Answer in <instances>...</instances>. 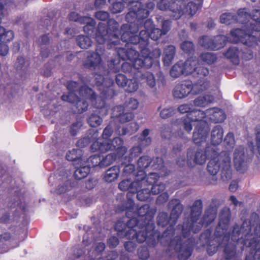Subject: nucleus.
<instances>
[{
    "label": "nucleus",
    "mask_w": 260,
    "mask_h": 260,
    "mask_svg": "<svg viewBox=\"0 0 260 260\" xmlns=\"http://www.w3.org/2000/svg\"><path fill=\"white\" fill-rule=\"evenodd\" d=\"M168 209L171 211H182L183 206L178 199H173L168 204Z\"/></svg>",
    "instance_id": "nucleus-41"
},
{
    "label": "nucleus",
    "mask_w": 260,
    "mask_h": 260,
    "mask_svg": "<svg viewBox=\"0 0 260 260\" xmlns=\"http://www.w3.org/2000/svg\"><path fill=\"white\" fill-rule=\"evenodd\" d=\"M127 79L125 75L119 74L115 76V82L119 87H125L126 85Z\"/></svg>",
    "instance_id": "nucleus-59"
},
{
    "label": "nucleus",
    "mask_w": 260,
    "mask_h": 260,
    "mask_svg": "<svg viewBox=\"0 0 260 260\" xmlns=\"http://www.w3.org/2000/svg\"><path fill=\"white\" fill-rule=\"evenodd\" d=\"M210 83L206 80L197 82L192 85L190 81H184L177 84L173 90V95L177 99L187 96L191 91L194 94H198L209 88Z\"/></svg>",
    "instance_id": "nucleus-10"
},
{
    "label": "nucleus",
    "mask_w": 260,
    "mask_h": 260,
    "mask_svg": "<svg viewBox=\"0 0 260 260\" xmlns=\"http://www.w3.org/2000/svg\"><path fill=\"white\" fill-rule=\"evenodd\" d=\"M231 212H220L219 221L214 232V238L208 245L207 251L211 256L219 247H224V257L226 260L233 258L236 254V245L232 240L233 230L228 231L231 218Z\"/></svg>",
    "instance_id": "nucleus-3"
},
{
    "label": "nucleus",
    "mask_w": 260,
    "mask_h": 260,
    "mask_svg": "<svg viewBox=\"0 0 260 260\" xmlns=\"http://www.w3.org/2000/svg\"><path fill=\"white\" fill-rule=\"evenodd\" d=\"M102 121V118L100 116L94 113L92 114L88 119V123L92 127H96L100 125Z\"/></svg>",
    "instance_id": "nucleus-47"
},
{
    "label": "nucleus",
    "mask_w": 260,
    "mask_h": 260,
    "mask_svg": "<svg viewBox=\"0 0 260 260\" xmlns=\"http://www.w3.org/2000/svg\"><path fill=\"white\" fill-rule=\"evenodd\" d=\"M140 78L150 88H155V80L153 75L148 72L142 74Z\"/></svg>",
    "instance_id": "nucleus-36"
},
{
    "label": "nucleus",
    "mask_w": 260,
    "mask_h": 260,
    "mask_svg": "<svg viewBox=\"0 0 260 260\" xmlns=\"http://www.w3.org/2000/svg\"><path fill=\"white\" fill-rule=\"evenodd\" d=\"M246 157L244 148L239 146L236 149L234 153V162L236 169L238 171H241L246 165Z\"/></svg>",
    "instance_id": "nucleus-19"
},
{
    "label": "nucleus",
    "mask_w": 260,
    "mask_h": 260,
    "mask_svg": "<svg viewBox=\"0 0 260 260\" xmlns=\"http://www.w3.org/2000/svg\"><path fill=\"white\" fill-rule=\"evenodd\" d=\"M119 169L117 166H113L109 168L105 173L104 179L106 182H112L118 177Z\"/></svg>",
    "instance_id": "nucleus-32"
},
{
    "label": "nucleus",
    "mask_w": 260,
    "mask_h": 260,
    "mask_svg": "<svg viewBox=\"0 0 260 260\" xmlns=\"http://www.w3.org/2000/svg\"><path fill=\"white\" fill-rule=\"evenodd\" d=\"M207 116L206 111L205 112L193 110L189 113L187 118L177 119L176 123L178 127L176 132L178 136L181 138H185L186 134L190 133L192 129L191 121H201Z\"/></svg>",
    "instance_id": "nucleus-12"
},
{
    "label": "nucleus",
    "mask_w": 260,
    "mask_h": 260,
    "mask_svg": "<svg viewBox=\"0 0 260 260\" xmlns=\"http://www.w3.org/2000/svg\"><path fill=\"white\" fill-rule=\"evenodd\" d=\"M175 52L176 50L174 46L170 45L165 49L163 61L165 65L169 66L171 63L174 59Z\"/></svg>",
    "instance_id": "nucleus-31"
},
{
    "label": "nucleus",
    "mask_w": 260,
    "mask_h": 260,
    "mask_svg": "<svg viewBox=\"0 0 260 260\" xmlns=\"http://www.w3.org/2000/svg\"><path fill=\"white\" fill-rule=\"evenodd\" d=\"M183 63L186 75L195 72L198 67L199 66V60L194 57L188 58Z\"/></svg>",
    "instance_id": "nucleus-28"
},
{
    "label": "nucleus",
    "mask_w": 260,
    "mask_h": 260,
    "mask_svg": "<svg viewBox=\"0 0 260 260\" xmlns=\"http://www.w3.org/2000/svg\"><path fill=\"white\" fill-rule=\"evenodd\" d=\"M200 57L203 61L207 62L208 64L213 63L216 59L215 55L212 53H202Z\"/></svg>",
    "instance_id": "nucleus-54"
},
{
    "label": "nucleus",
    "mask_w": 260,
    "mask_h": 260,
    "mask_svg": "<svg viewBox=\"0 0 260 260\" xmlns=\"http://www.w3.org/2000/svg\"><path fill=\"white\" fill-rule=\"evenodd\" d=\"M76 170L74 172L75 178L78 180H81L85 178L90 172V167L86 163L81 161L79 163L75 164Z\"/></svg>",
    "instance_id": "nucleus-22"
},
{
    "label": "nucleus",
    "mask_w": 260,
    "mask_h": 260,
    "mask_svg": "<svg viewBox=\"0 0 260 260\" xmlns=\"http://www.w3.org/2000/svg\"><path fill=\"white\" fill-rule=\"evenodd\" d=\"M151 162V159L147 156H143L141 157L138 160V167L141 170L140 171H142L145 173L143 170L147 168ZM145 175V174H144Z\"/></svg>",
    "instance_id": "nucleus-44"
},
{
    "label": "nucleus",
    "mask_w": 260,
    "mask_h": 260,
    "mask_svg": "<svg viewBox=\"0 0 260 260\" xmlns=\"http://www.w3.org/2000/svg\"><path fill=\"white\" fill-rule=\"evenodd\" d=\"M126 90L129 92H133L137 90L139 87L138 81L135 79L127 80Z\"/></svg>",
    "instance_id": "nucleus-52"
},
{
    "label": "nucleus",
    "mask_w": 260,
    "mask_h": 260,
    "mask_svg": "<svg viewBox=\"0 0 260 260\" xmlns=\"http://www.w3.org/2000/svg\"><path fill=\"white\" fill-rule=\"evenodd\" d=\"M154 7V4L152 2L142 4L138 1L136 2L129 7V11L125 15V20L131 23L137 20L138 23L139 21L146 18Z\"/></svg>",
    "instance_id": "nucleus-11"
},
{
    "label": "nucleus",
    "mask_w": 260,
    "mask_h": 260,
    "mask_svg": "<svg viewBox=\"0 0 260 260\" xmlns=\"http://www.w3.org/2000/svg\"><path fill=\"white\" fill-rule=\"evenodd\" d=\"M181 213L170 212L169 216L168 212H159L157 218V225L162 227L169 225L167 229L162 233V237L170 238L174 236L175 234L174 225Z\"/></svg>",
    "instance_id": "nucleus-14"
},
{
    "label": "nucleus",
    "mask_w": 260,
    "mask_h": 260,
    "mask_svg": "<svg viewBox=\"0 0 260 260\" xmlns=\"http://www.w3.org/2000/svg\"><path fill=\"white\" fill-rule=\"evenodd\" d=\"M139 37L142 43V48H147L148 45V39L150 37L149 30L144 29L141 30L139 34Z\"/></svg>",
    "instance_id": "nucleus-50"
},
{
    "label": "nucleus",
    "mask_w": 260,
    "mask_h": 260,
    "mask_svg": "<svg viewBox=\"0 0 260 260\" xmlns=\"http://www.w3.org/2000/svg\"><path fill=\"white\" fill-rule=\"evenodd\" d=\"M223 130L220 125H216L213 127L210 133V141L213 145H218L221 143L223 140Z\"/></svg>",
    "instance_id": "nucleus-21"
},
{
    "label": "nucleus",
    "mask_w": 260,
    "mask_h": 260,
    "mask_svg": "<svg viewBox=\"0 0 260 260\" xmlns=\"http://www.w3.org/2000/svg\"><path fill=\"white\" fill-rule=\"evenodd\" d=\"M149 211V206L148 205H144L139 208L138 206L134 204V201L130 198H128L127 200L124 203L120 211Z\"/></svg>",
    "instance_id": "nucleus-23"
},
{
    "label": "nucleus",
    "mask_w": 260,
    "mask_h": 260,
    "mask_svg": "<svg viewBox=\"0 0 260 260\" xmlns=\"http://www.w3.org/2000/svg\"><path fill=\"white\" fill-rule=\"evenodd\" d=\"M101 58L96 52H92L87 56L84 67L88 69H95L101 63Z\"/></svg>",
    "instance_id": "nucleus-26"
},
{
    "label": "nucleus",
    "mask_w": 260,
    "mask_h": 260,
    "mask_svg": "<svg viewBox=\"0 0 260 260\" xmlns=\"http://www.w3.org/2000/svg\"><path fill=\"white\" fill-rule=\"evenodd\" d=\"M116 116L120 122L124 123L131 120L134 117V115L131 112L124 111L122 113H120L118 116Z\"/></svg>",
    "instance_id": "nucleus-53"
},
{
    "label": "nucleus",
    "mask_w": 260,
    "mask_h": 260,
    "mask_svg": "<svg viewBox=\"0 0 260 260\" xmlns=\"http://www.w3.org/2000/svg\"><path fill=\"white\" fill-rule=\"evenodd\" d=\"M136 47H132L127 49L116 47L117 53L122 60H129L132 61L134 67L137 69L140 68H149L152 66V60L150 56L149 50L147 48L141 49V55L136 50Z\"/></svg>",
    "instance_id": "nucleus-6"
},
{
    "label": "nucleus",
    "mask_w": 260,
    "mask_h": 260,
    "mask_svg": "<svg viewBox=\"0 0 260 260\" xmlns=\"http://www.w3.org/2000/svg\"><path fill=\"white\" fill-rule=\"evenodd\" d=\"M157 175L155 173H150L147 176L142 171H139L135 180L132 181L129 179L121 181L118 184V188L123 191H128L135 193L139 188L145 186L147 183H154L157 179Z\"/></svg>",
    "instance_id": "nucleus-9"
},
{
    "label": "nucleus",
    "mask_w": 260,
    "mask_h": 260,
    "mask_svg": "<svg viewBox=\"0 0 260 260\" xmlns=\"http://www.w3.org/2000/svg\"><path fill=\"white\" fill-rule=\"evenodd\" d=\"M255 142L257 151L260 154V125H258L255 127Z\"/></svg>",
    "instance_id": "nucleus-64"
},
{
    "label": "nucleus",
    "mask_w": 260,
    "mask_h": 260,
    "mask_svg": "<svg viewBox=\"0 0 260 260\" xmlns=\"http://www.w3.org/2000/svg\"><path fill=\"white\" fill-rule=\"evenodd\" d=\"M183 64L184 63L182 61H179L174 64L170 70V75L172 77L176 78L182 75H186Z\"/></svg>",
    "instance_id": "nucleus-33"
},
{
    "label": "nucleus",
    "mask_w": 260,
    "mask_h": 260,
    "mask_svg": "<svg viewBox=\"0 0 260 260\" xmlns=\"http://www.w3.org/2000/svg\"><path fill=\"white\" fill-rule=\"evenodd\" d=\"M246 17V14H243V12H239L238 16H235L231 13H224L222 14L220 17V22L221 23L226 24H230L231 23L237 22L238 21L243 23V21L240 20V19L242 16Z\"/></svg>",
    "instance_id": "nucleus-25"
},
{
    "label": "nucleus",
    "mask_w": 260,
    "mask_h": 260,
    "mask_svg": "<svg viewBox=\"0 0 260 260\" xmlns=\"http://www.w3.org/2000/svg\"><path fill=\"white\" fill-rule=\"evenodd\" d=\"M255 16H253V18H251L249 22V25H247V32L239 28L231 31L232 41L234 43L241 42L248 46H251L253 44L256 43L257 40L260 42V18H255Z\"/></svg>",
    "instance_id": "nucleus-5"
},
{
    "label": "nucleus",
    "mask_w": 260,
    "mask_h": 260,
    "mask_svg": "<svg viewBox=\"0 0 260 260\" xmlns=\"http://www.w3.org/2000/svg\"><path fill=\"white\" fill-rule=\"evenodd\" d=\"M87 165L90 167L99 166L101 168V158L99 155H94L91 156L87 160Z\"/></svg>",
    "instance_id": "nucleus-51"
},
{
    "label": "nucleus",
    "mask_w": 260,
    "mask_h": 260,
    "mask_svg": "<svg viewBox=\"0 0 260 260\" xmlns=\"http://www.w3.org/2000/svg\"><path fill=\"white\" fill-rule=\"evenodd\" d=\"M215 152V148L212 146L207 147L204 151L202 149H198L195 152L189 151L187 153V164L191 167L195 165H203L206 162L207 157H212Z\"/></svg>",
    "instance_id": "nucleus-17"
},
{
    "label": "nucleus",
    "mask_w": 260,
    "mask_h": 260,
    "mask_svg": "<svg viewBox=\"0 0 260 260\" xmlns=\"http://www.w3.org/2000/svg\"><path fill=\"white\" fill-rule=\"evenodd\" d=\"M216 155V152L215 154L212 155L211 157L212 158L209 161L207 166L208 172L212 176H215L219 171H221L220 167L214 157V155Z\"/></svg>",
    "instance_id": "nucleus-30"
},
{
    "label": "nucleus",
    "mask_w": 260,
    "mask_h": 260,
    "mask_svg": "<svg viewBox=\"0 0 260 260\" xmlns=\"http://www.w3.org/2000/svg\"><path fill=\"white\" fill-rule=\"evenodd\" d=\"M78 84L76 82L70 81L68 83L67 87L69 91L68 94H63L61 96V100L70 103H74L78 99V96L75 93L78 89Z\"/></svg>",
    "instance_id": "nucleus-20"
},
{
    "label": "nucleus",
    "mask_w": 260,
    "mask_h": 260,
    "mask_svg": "<svg viewBox=\"0 0 260 260\" xmlns=\"http://www.w3.org/2000/svg\"><path fill=\"white\" fill-rule=\"evenodd\" d=\"M131 212H125L126 216L131 215ZM132 217L129 219L126 224L117 221L115 224V230L120 232L125 231V226L128 230L125 236L129 239H136L139 243H143L150 237L153 236L155 224L153 220L155 212H145L141 215V212H132Z\"/></svg>",
    "instance_id": "nucleus-2"
},
{
    "label": "nucleus",
    "mask_w": 260,
    "mask_h": 260,
    "mask_svg": "<svg viewBox=\"0 0 260 260\" xmlns=\"http://www.w3.org/2000/svg\"><path fill=\"white\" fill-rule=\"evenodd\" d=\"M10 41L5 40L1 38L0 39V55L5 56L7 54L9 48L6 43Z\"/></svg>",
    "instance_id": "nucleus-62"
},
{
    "label": "nucleus",
    "mask_w": 260,
    "mask_h": 260,
    "mask_svg": "<svg viewBox=\"0 0 260 260\" xmlns=\"http://www.w3.org/2000/svg\"><path fill=\"white\" fill-rule=\"evenodd\" d=\"M149 131L146 129L143 131L142 135L140 137V144L143 146H147L149 145L151 143V139L148 137Z\"/></svg>",
    "instance_id": "nucleus-49"
},
{
    "label": "nucleus",
    "mask_w": 260,
    "mask_h": 260,
    "mask_svg": "<svg viewBox=\"0 0 260 260\" xmlns=\"http://www.w3.org/2000/svg\"><path fill=\"white\" fill-rule=\"evenodd\" d=\"M124 106L123 108L122 106H118L114 108V111H129L136 110L139 105V102L137 100L134 98H129L124 103Z\"/></svg>",
    "instance_id": "nucleus-29"
},
{
    "label": "nucleus",
    "mask_w": 260,
    "mask_h": 260,
    "mask_svg": "<svg viewBox=\"0 0 260 260\" xmlns=\"http://www.w3.org/2000/svg\"><path fill=\"white\" fill-rule=\"evenodd\" d=\"M202 212H185L186 217L182 224H179L177 229L181 231L182 237L176 236L169 243L166 253L170 258L176 256L178 260H187L192 255L194 245L188 237L190 232L198 233L203 226L207 227L213 222L217 216V212H205L201 217Z\"/></svg>",
    "instance_id": "nucleus-1"
},
{
    "label": "nucleus",
    "mask_w": 260,
    "mask_h": 260,
    "mask_svg": "<svg viewBox=\"0 0 260 260\" xmlns=\"http://www.w3.org/2000/svg\"><path fill=\"white\" fill-rule=\"evenodd\" d=\"M155 174V173H154ZM156 174L157 175V180L153 183L152 186L151 188V193L153 194H157L159 193L160 192L163 191L165 189V185L164 184L160 183L158 184H153L158 179V175L157 173Z\"/></svg>",
    "instance_id": "nucleus-57"
},
{
    "label": "nucleus",
    "mask_w": 260,
    "mask_h": 260,
    "mask_svg": "<svg viewBox=\"0 0 260 260\" xmlns=\"http://www.w3.org/2000/svg\"><path fill=\"white\" fill-rule=\"evenodd\" d=\"M180 47L182 50L186 53L191 54L194 51V45L191 41H184L181 44Z\"/></svg>",
    "instance_id": "nucleus-48"
},
{
    "label": "nucleus",
    "mask_w": 260,
    "mask_h": 260,
    "mask_svg": "<svg viewBox=\"0 0 260 260\" xmlns=\"http://www.w3.org/2000/svg\"><path fill=\"white\" fill-rule=\"evenodd\" d=\"M4 4L0 3V24L2 19L4 17ZM14 38V33L11 30L6 31V29L0 25V39L7 41H11Z\"/></svg>",
    "instance_id": "nucleus-27"
},
{
    "label": "nucleus",
    "mask_w": 260,
    "mask_h": 260,
    "mask_svg": "<svg viewBox=\"0 0 260 260\" xmlns=\"http://www.w3.org/2000/svg\"><path fill=\"white\" fill-rule=\"evenodd\" d=\"M209 130L207 124L205 123L196 127L192 136L194 143L198 145H201L202 143L206 142Z\"/></svg>",
    "instance_id": "nucleus-18"
},
{
    "label": "nucleus",
    "mask_w": 260,
    "mask_h": 260,
    "mask_svg": "<svg viewBox=\"0 0 260 260\" xmlns=\"http://www.w3.org/2000/svg\"><path fill=\"white\" fill-rule=\"evenodd\" d=\"M207 116L214 122H222L226 118L225 114L223 111L217 108L209 109L206 110Z\"/></svg>",
    "instance_id": "nucleus-24"
},
{
    "label": "nucleus",
    "mask_w": 260,
    "mask_h": 260,
    "mask_svg": "<svg viewBox=\"0 0 260 260\" xmlns=\"http://www.w3.org/2000/svg\"><path fill=\"white\" fill-rule=\"evenodd\" d=\"M94 80L98 90L101 92V97H97L92 89L86 86L80 88L79 93L84 98L90 99L96 108L102 109L105 107V102L102 98L110 99L114 95V90L111 87L113 81L111 79H105L102 75L98 74L94 76Z\"/></svg>",
    "instance_id": "nucleus-4"
},
{
    "label": "nucleus",
    "mask_w": 260,
    "mask_h": 260,
    "mask_svg": "<svg viewBox=\"0 0 260 260\" xmlns=\"http://www.w3.org/2000/svg\"><path fill=\"white\" fill-rule=\"evenodd\" d=\"M139 24H124L121 26L120 35L121 40L124 42H126V45L129 47V44L134 45L139 44L140 47L142 46L141 40L139 36L135 34L138 31L140 26ZM142 26H141V27Z\"/></svg>",
    "instance_id": "nucleus-15"
},
{
    "label": "nucleus",
    "mask_w": 260,
    "mask_h": 260,
    "mask_svg": "<svg viewBox=\"0 0 260 260\" xmlns=\"http://www.w3.org/2000/svg\"><path fill=\"white\" fill-rule=\"evenodd\" d=\"M175 113V110L173 107L165 108L160 112V116L164 119L169 118Z\"/></svg>",
    "instance_id": "nucleus-60"
},
{
    "label": "nucleus",
    "mask_w": 260,
    "mask_h": 260,
    "mask_svg": "<svg viewBox=\"0 0 260 260\" xmlns=\"http://www.w3.org/2000/svg\"><path fill=\"white\" fill-rule=\"evenodd\" d=\"M238 50L235 47L230 48L224 53V56L231 60L234 64H238L239 62L238 59Z\"/></svg>",
    "instance_id": "nucleus-38"
},
{
    "label": "nucleus",
    "mask_w": 260,
    "mask_h": 260,
    "mask_svg": "<svg viewBox=\"0 0 260 260\" xmlns=\"http://www.w3.org/2000/svg\"><path fill=\"white\" fill-rule=\"evenodd\" d=\"M117 155L114 153L107 155L105 157L101 159V168L107 167L111 165L116 158Z\"/></svg>",
    "instance_id": "nucleus-40"
},
{
    "label": "nucleus",
    "mask_w": 260,
    "mask_h": 260,
    "mask_svg": "<svg viewBox=\"0 0 260 260\" xmlns=\"http://www.w3.org/2000/svg\"><path fill=\"white\" fill-rule=\"evenodd\" d=\"M153 183L150 184L147 183L146 185L143 186L141 188H139L137 191V197L138 200L141 201H145L147 200L150 195V190L147 188V186L148 185H151Z\"/></svg>",
    "instance_id": "nucleus-35"
},
{
    "label": "nucleus",
    "mask_w": 260,
    "mask_h": 260,
    "mask_svg": "<svg viewBox=\"0 0 260 260\" xmlns=\"http://www.w3.org/2000/svg\"><path fill=\"white\" fill-rule=\"evenodd\" d=\"M71 188V183L69 181H66L63 185H59L56 188L55 191L57 194H62L66 193Z\"/></svg>",
    "instance_id": "nucleus-61"
},
{
    "label": "nucleus",
    "mask_w": 260,
    "mask_h": 260,
    "mask_svg": "<svg viewBox=\"0 0 260 260\" xmlns=\"http://www.w3.org/2000/svg\"><path fill=\"white\" fill-rule=\"evenodd\" d=\"M123 141L119 137H116L112 140H102L98 139L92 145V149L104 152L108 151H117L119 157L122 156L126 152L127 149L123 146Z\"/></svg>",
    "instance_id": "nucleus-13"
},
{
    "label": "nucleus",
    "mask_w": 260,
    "mask_h": 260,
    "mask_svg": "<svg viewBox=\"0 0 260 260\" xmlns=\"http://www.w3.org/2000/svg\"><path fill=\"white\" fill-rule=\"evenodd\" d=\"M214 98L212 95H207L204 96H199L193 101L194 104L198 107H205L208 104L213 102Z\"/></svg>",
    "instance_id": "nucleus-37"
},
{
    "label": "nucleus",
    "mask_w": 260,
    "mask_h": 260,
    "mask_svg": "<svg viewBox=\"0 0 260 260\" xmlns=\"http://www.w3.org/2000/svg\"><path fill=\"white\" fill-rule=\"evenodd\" d=\"M195 72L197 73L198 75V78H200V79L197 82L206 80L209 82L207 79L205 78V77L207 76L209 74V70L207 68L201 66L199 64V66L198 67Z\"/></svg>",
    "instance_id": "nucleus-42"
},
{
    "label": "nucleus",
    "mask_w": 260,
    "mask_h": 260,
    "mask_svg": "<svg viewBox=\"0 0 260 260\" xmlns=\"http://www.w3.org/2000/svg\"><path fill=\"white\" fill-rule=\"evenodd\" d=\"M118 257L119 253L116 250H111L108 251L103 260H118Z\"/></svg>",
    "instance_id": "nucleus-63"
},
{
    "label": "nucleus",
    "mask_w": 260,
    "mask_h": 260,
    "mask_svg": "<svg viewBox=\"0 0 260 260\" xmlns=\"http://www.w3.org/2000/svg\"><path fill=\"white\" fill-rule=\"evenodd\" d=\"M76 41L78 46L82 49H87L91 45L90 39L84 35L78 36Z\"/></svg>",
    "instance_id": "nucleus-39"
},
{
    "label": "nucleus",
    "mask_w": 260,
    "mask_h": 260,
    "mask_svg": "<svg viewBox=\"0 0 260 260\" xmlns=\"http://www.w3.org/2000/svg\"><path fill=\"white\" fill-rule=\"evenodd\" d=\"M80 149H73L69 151L66 155V158L68 160L74 161V164L79 163L82 161L81 159L76 154L79 152L80 153Z\"/></svg>",
    "instance_id": "nucleus-45"
},
{
    "label": "nucleus",
    "mask_w": 260,
    "mask_h": 260,
    "mask_svg": "<svg viewBox=\"0 0 260 260\" xmlns=\"http://www.w3.org/2000/svg\"><path fill=\"white\" fill-rule=\"evenodd\" d=\"M93 133V137H89L88 139L84 138L83 139H81L79 140L77 142V144L78 146L81 147H84L89 143V139H91L92 140L96 139L98 137V132L94 130H92L90 131V133Z\"/></svg>",
    "instance_id": "nucleus-58"
},
{
    "label": "nucleus",
    "mask_w": 260,
    "mask_h": 260,
    "mask_svg": "<svg viewBox=\"0 0 260 260\" xmlns=\"http://www.w3.org/2000/svg\"><path fill=\"white\" fill-rule=\"evenodd\" d=\"M109 30L104 23H100L95 34V40L100 44L107 43L109 48L118 46L119 43V37L121 36L120 30L118 31V23L114 19L108 21Z\"/></svg>",
    "instance_id": "nucleus-7"
},
{
    "label": "nucleus",
    "mask_w": 260,
    "mask_h": 260,
    "mask_svg": "<svg viewBox=\"0 0 260 260\" xmlns=\"http://www.w3.org/2000/svg\"><path fill=\"white\" fill-rule=\"evenodd\" d=\"M76 104V107L77 111L79 113H82L86 111L88 106L87 102L84 99H78L73 104Z\"/></svg>",
    "instance_id": "nucleus-46"
},
{
    "label": "nucleus",
    "mask_w": 260,
    "mask_h": 260,
    "mask_svg": "<svg viewBox=\"0 0 260 260\" xmlns=\"http://www.w3.org/2000/svg\"><path fill=\"white\" fill-rule=\"evenodd\" d=\"M216 154L217 152H216ZM221 168L220 177L223 181H227L232 178V168L231 154L226 151H222L214 155Z\"/></svg>",
    "instance_id": "nucleus-16"
},
{
    "label": "nucleus",
    "mask_w": 260,
    "mask_h": 260,
    "mask_svg": "<svg viewBox=\"0 0 260 260\" xmlns=\"http://www.w3.org/2000/svg\"><path fill=\"white\" fill-rule=\"evenodd\" d=\"M138 255L140 259L147 260L149 257V252L146 246H141L138 249Z\"/></svg>",
    "instance_id": "nucleus-55"
},
{
    "label": "nucleus",
    "mask_w": 260,
    "mask_h": 260,
    "mask_svg": "<svg viewBox=\"0 0 260 260\" xmlns=\"http://www.w3.org/2000/svg\"><path fill=\"white\" fill-rule=\"evenodd\" d=\"M80 20H81V23L86 24V25L83 27L84 31L87 34L92 35L95 25V21L88 17H83L81 18Z\"/></svg>",
    "instance_id": "nucleus-34"
},
{
    "label": "nucleus",
    "mask_w": 260,
    "mask_h": 260,
    "mask_svg": "<svg viewBox=\"0 0 260 260\" xmlns=\"http://www.w3.org/2000/svg\"><path fill=\"white\" fill-rule=\"evenodd\" d=\"M224 142L227 149H232L235 145L234 135L231 133H228L224 138Z\"/></svg>",
    "instance_id": "nucleus-56"
},
{
    "label": "nucleus",
    "mask_w": 260,
    "mask_h": 260,
    "mask_svg": "<svg viewBox=\"0 0 260 260\" xmlns=\"http://www.w3.org/2000/svg\"><path fill=\"white\" fill-rule=\"evenodd\" d=\"M187 1L176 0L171 3L168 0H161L157 4L158 8L162 11L169 10L172 14L171 16L175 19H179L183 14H188L192 16L196 14L198 10L201 7L200 5H196L191 2L185 4Z\"/></svg>",
    "instance_id": "nucleus-8"
},
{
    "label": "nucleus",
    "mask_w": 260,
    "mask_h": 260,
    "mask_svg": "<svg viewBox=\"0 0 260 260\" xmlns=\"http://www.w3.org/2000/svg\"><path fill=\"white\" fill-rule=\"evenodd\" d=\"M199 44L206 48L214 49L215 46H214L213 40L209 37H203L199 40Z\"/></svg>",
    "instance_id": "nucleus-43"
}]
</instances>
